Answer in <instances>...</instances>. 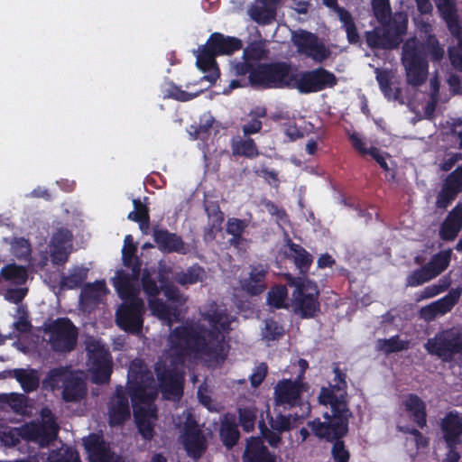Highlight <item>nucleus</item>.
<instances>
[{"mask_svg": "<svg viewBox=\"0 0 462 462\" xmlns=\"http://www.w3.org/2000/svg\"><path fill=\"white\" fill-rule=\"evenodd\" d=\"M233 319L215 303L201 313L196 324L187 323L176 328L169 336L166 355L155 367L163 396L179 401L182 395V365L186 360L203 358L218 360L223 353V332Z\"/></svg>", "mask_w": 462, "mask_h": 462, "instance_id": "f257e3e1", "label": "nucleus"}, {"mask_svg": "<svg viewBox=\"0 0 462 462\" xmlns=\"http://www.w3.org/2000/svg\"><path fill=\"white\" fill-rule=\"evenodd\" d=\"M127 387L139 432L145 439H151L157 420V410L153 401L158 393V385L141 360L131 363Z\"/></svg>", "mask_w": 462, "mask_h": 462, "instance_id": "f03ea898", "label": "nucleus"}, {"mask_svg": "<svg viewBox=\"0 0 462 462\" xmlns=\"http://www.w3.org/2000/svg\"><path fill=\"white\" fill-rule=\"evenodd\" d=\"M333 383L328 388H322L319 401L321 404L331 407L332 415L325 414V421L314 420L308 424L313 433L319 439L331 440L338 439L346 434L347 430L348 418L351 413L347 408L346 401V382L345 376L335 369Z\"/></svg>", "mask_w": 462, "mask_h": 462, "instance_id": "7ed1b4c3", "label": "nucleus"}, {"mask_svg": "<svg viewBox=\"0 0 462 462\" xmlns=\"http://www.w3.org/2000/svg\"><path fill=\"white\" fill-rule=\"evenodd\" d=\"M139 272L133 267L131 273L119 271L112 279L122 305L116 311V324L124 330L138 334L143 326V301L138 297Z\"/></svg>", "mask_w": 462, "mask_h": 462, "instance_id": "20e7f679", "label": "nucleus"}, {"mask_svg": "<svg viewBox=\"0 0 462 462\" xmlns=\"http://www.w3.org/2000/svg\"><path fill=\"white\" fill-rule=\"evenodd\" d=\"M373 10L381 26L366 33L367 44L383 49L395 48L400 42V36L405 32L407 15L396 13L392 16L390 5L373 7Z\"/></svg>", "mask_w": 462, "mask_h": 462, "instance_id": "39448f33", "label": "nucleus"}, {"mask_svg": "<svg viewBox=\"0 0 462 462\" xmlns=\"http://www.w3.org/2000/svg\"><path fill=\"white\" fill-rule=\"evenodd\" d=\"M241 48L242 42L236 38L225 37L217 32L211 34L207 44L199 46L196 51L198 68L204 72H208L200 81L207 80L210 84L214 83L219 77L215 57L217 55H229Z\"/></svg>", "mask_w": 462, "mask_h": 462, "instance_id": "423d86ee", "label": "nucleus"}, {"mask_svg": "<svg viewBox=\"0 0 462 462\" xmlns=\"http://www.w3.org/2000/svg\"><path fill=\"white\" fill-rule=\"evenodd\" d=\"M42 424L30 423L22 429H12L8 432H4L3 441L5 445L14 446L18 441V437L32 440L40 446H47L52 441L58 433V425L54 417L48 408H43L41 411Z\"/></svg>", "mask_w": 462, "mask_h": 462, "instance_id": "0eeeda50", "label": "nucleus"}, {"mask_svg": "<svg viewBox=\"0 0 462 462\" xmlns=\"http://www.w3.org/2000/svg\"><path fill=\"white\" fill-rule=\"evenodd\" d=\"M402 62L405 69L407 83L421 86L428 78V62L425 48L416 39L408 40L402 47Z\"/></svg>", "mask_w": 462, "mask_h": 462, "instance_id": "6e6552de", "label": "nucleus"}, {"mask_svg": "<svg viewBox=\"0 0 462 462\" xmlns=\"http://www.w3.org/2000/svg\"><path fill=\"white\" fill-rule=\"evenodd\" d=\"M429 354L444 362H451L462 356V327H453L438 332L424 345Z\"/></svg>", "mask_w": 462, "mask_h": 462, "instance_id": "1a4fd4ad", "label": "nucleus"}, {"mask_svg": "<svg viewBox=\"0 0 462 462\" xmlns=\"http://www.w3.org/2000/svg\"><path fill=\"white\" fill-rule=\"evenodd\" d=\"M88 356V369L96 383L108 382L112 372V360L108 349L97 338L89 337L85 341Z\"/></svg>", "mask_w": 462, "mask_h": 462, "instance_id": "9d476101", "label": "nucleus"}, {"mask_svg": "<svg viewBox=\"0 0 462 462\" xmlns=\"http://www.w3.org/2000/svg\"><path fill=\"white\" fill-rule=\"evenodd\" d=\"M43 338L52 350L70 352L77 344L78 330L69 319L60 318L46 326Z\"/></svg>", "mask_w": 462, "mask_h": 462, "instance_id": "9b49d317", "label": "nucleus"}, {"mask_svg": "<svg viewBox=\"0 0 462 462\" xmlns=\"http://www.w3.org/2000/svg\"><path fill=\"white\" fill-rule=\"evenodd\" d=\"M294 78L293 70L285 63L260 65L249 75L252 84L267 88H293Z\"/></svg>", "mask_w": 462, "mask_h": 462, "instance_id": "f8f14e48", "label": "nucleus"}, {"mask_svg": "<svg viewBox=\"0 0 462 462\" xmlns=\"http://www.w3.org/2000/svg\"><path fill=\"white\" fill-rule=\"evenodd\" d=\"M289 282L296 287L292 294L296 311L304 318L312 317L319 309L317 301L319 291L316 284L301 277L291 276H289Z\"/></svg>", "mask_w": 462, "mask_h": 462, "instance_id": "ddd939ff", "label": "nucleus"}, {"mask_svg": "<svg viewBox=\"0 0 462 462\" xmlns=\"http://www.w3.org/2000/svg\"><path fill=\"white\" fill-rule=\"evenodd\" d=\"M291 41L297 47L298 52L312 59L315 62L320 63L330 56V51L314 34L304 30L292 32Z\"/></svg>", "mask_w": 462, "mask_h": 462, "instance_id": "4468645a", "label": "nucleus"}, {"mask_svg": "<svg viewBox=\"0 0 462 462\" xmlns=\"http://www.w3.org/2000/svg\"><path fill=\"white\" fill-rule=\"evenodd\" d=\"M142 281L143 291L147 296L150 297L149 307L152 313L159 319L165 322L168 326H171L174 321L178 320V310L174 308L169 307L162 300L155 299L159 294L160 290L156 282L150 277L149 273H144L143 274Z\"/></svg>", "mask_w": 462, "mask_h": 462, "instance_id": "2eb2a0df", "label": "nucleus"}, {"mask_svg": "<svg viewBox=\"0 0 462 462\" xmlns=\"http://www.w3.org/2000/svg\"><path fill=\"white\" fill-rule=\"evenodd\" d=\"M336 81L333 73L323 68H319L299 75L295 74L293 88H296L301 93L317 92L334 86Z\"/></svg>", "mask_w": 462, "mask_h": 462, "instance_id": "dca6fc26", "label": "nucleus"}, {"mask_svg": "<svg viewBox=\"0 0 462 462\" xmlns=\"http://www.w3.org/2000/svg\"><path fill=\"white\" fill-rule=\"evenodd\" d=\"M297 417L284 416L279 414L275 417H270L268 428L263 422L259 424L263 437L273 448H276L282 442L281 434L289 431L296 427Z\"/></svg>", "mask_w": 462, "mask_h": 462, "instance_id": "f3484780", "label": "nucleus"}, {"mask_svg": "<svg viewBox=\"0 0 462 462\" xmlns=\"http://www.w3.org/2000/svg\"><path fill=\"white\" fill-rule=\"evenodd\" d=\"M461 295L459 289L451 290L445 297L422 307L419 311L420 319L426 322L449 312L457 304Z\"/></svg>", "mask_w": 462, "mask_h": 462, "instance_id": "a211bd4d", "label": "nucleus"}, {"mask_svg": "<svg viewBox=\"0 0 462 462\" xmlns=\"http://www.w3.org/2000/svg\"><path fill=\"white\" fill-rule=\"evenodd\" d=\"M186 421L183 428L182 441L188 454L199 457L206 449V439L201 430L193 421L189 413H184Z\"/></svg>", "mask_w": 462, "mask_h": 462, "instance_id": "6ab92c4d", "label": "nucleus"}, {"mask_svg": "<svg viewBox=\"0 0 462 462\" xmlns=\"http://www.w3.org/2000/svg\"><path fill=\"white\" fill-rule=\"evenodd\" d=\"M305 384L300 381L282 380L274 388V398L277 404L295 406L300 403V395Z\"/></svg>", "mask_w": 462, "mask_h": 462, "instance_id": "aec40b11", "label": "nucleus"}, {"mask_svg": "<svg viewBox=\"0 0 462 462\" xmlns=\"http://www.w3.org/2000/svg\"><path fill=\"white\" fill-rule=\"evenodd\" d=\"M90 462H121V458L111 452L108 445L98 435H90L83 439Z\"/></svg>", "mask_w": 462, "mask_h": 462, "instance_id": "412c9836", "label": "nucleus"}, {"mask_svg": "<svg viewBox=\"0 0 462 462\" xmlns=\"http://www.w3.org/2000/svg\"><path fill=\"white\" fill-rule=\"evenodd\" d=\"M71 233L64 228L53 234L51 241V255L55 264L64 263L72 249Z\"/></svg>", "mask_w": 462, "mask_h": 462, "instance_id": "4be33fe9", "label": "nucleus"}, {"mask_svg": "<svg viewBox=\"0 0 462 462\" xmlns=\"http://www.w3.org/2000/svg\"><path fill=\"white\" fill-rule=\"evenodd\" d=\"M462 190V167L455 170L446 180L436 201L437 208H446Z\"/></svg>", "mask_w": 462, "mask_h": 462, "instance_id": "5701e85b", "label": "nucleus"}, {"mask_svg": "<svg viewBox=\"0 0 462 462\" xmlns=\"http://www.w3.org/2000/svg\"><path fill=\"white\" fill-rule=\"evenodd\" d=\"M109 424L119 425L130 417V406L122 386L116 388V393L108 404Z\"/></svg>", "mask_w": 462, "mask_h": 462, "instance_id": "b1692460", "label": "nucleus"}, {"mask_svg": "<svg viewBox=\"0 0 462 462\" xmlns=\"http://www.w3.org/2000/svg\"><path fill=\"white\" fill-rule=\"evenodd\" d=\"M154 241L159 249L166 253L186 254L190 252V246L186 245L180 236L167 230H154Z\"/></svg>", "mask_w": 462, "mask_h": 462, "instance_id": "393cba45", "label": "nucleus"}, {"mask_svg": "<svg viewBox=\"0 0 462 462\" xmlns=\"http://www.w3.org/2000/svg\"><path fill=\"white\" fill-rule=\"evenodd\" d=\"M266 57V51L260 43L254 42L244 50L243 61L232 64L233 69L237 75H245L250 72L254 63Z\"/></svg>", "mask_w": 462, "mask_h": 462, "instance_id": "a878e982", "label": "nucleus"}, {"mask_svg": "<svg viewBox=\"0 0 462 462\" xmlns=\"http://www.w3.org/2000/svg\"><path fill=\"white\" fill-rule=\"evenodd\" d=\"M441 430L448 446L458 444L462 439V415L453 411L448 413L442 419Z\"/></svg>", "mask_w": 462, "mask_h": 462, "instance_id": "bb28decb", "label": "nucleus"}, {"mask_svg": "<svg viewBox=\"0 0 462 462\" xmlns=\"http://www.w3.org/2000/svg\"><path fill=\"white\" fill-rule=\"evenodd\" d=\"M244 462H274L275 457L263 445L257 437L250 438L243 456Z\"/></svg>", "mask_w": 462, "mask_h": 462, "instance_id": "cd10ccee", "label": "nucleus"}, {"mask_svg": "<svg viewBox=\"0 0 462 462\" xmlns=\"http://www.w3.org/2000/svg\"><path fill=\"white\" fill-rule=\"evenodd\" d=\"M462 228V204H457L443 221L439 236L444 240H453Z\"/></svg>", "mask_w": 462, "mask_h": 462, "instance_id": "c85d7f7f", "label": "nucleus"}, {"mask_svg": "<svg viewBox=\"0 0 462 462\" xmlns=\"http://www.w3.org/2000/svg\"><path fill=\"white\" fill-rule=\"evenodd\" d=\"M436 6L445 20L449 32L458 36L461 32V27L458 22V14L454 0H434Z\"/></svg>", "mask_w": 462, "mask_h": 462, "instance_id": "c756f323", "label": "nucleus"}, {"mask_svg": "<svg viewBox=\"0 0 462 462\" xmlns=\"http://www.w3.org/2000/svg\"><path fill=\"white\" fill-rule=\"evenodd\" d=\"M323 3L328 7L331 8L337 14L346 32L348 42L351 43L357 42L359 40V35L357 33L356 27L351 14L345 10L343 7L338 6L337 5V0H323Z\"/></svg>", "mask_w": 462, "mask_h": 462, "instance_id": "7c9ffc66", "label": "nucleus"}, {"mask_svg": "<svg viewBox=\"0 0 462 462\" xmlns=\"http://www.w3.org/2000/svg\"><path fill=\"white\" fill-rule=\"evenodd\" d=\"M266 273V269L262 265L252 267L247 277L241 280L242 289L253 295L263 292L265 289L264 278Z\"/></svg>", "mask_w": 462, "mask_h": 462, "instance_id": "2f4dec72", "label": "nucleus"}, {"mask_svg": "<svg viewBox=\"0 0 462 462\" xmlns=\"http://www.w3.org/2000/svg\"><path fill=\"white\" fill-rule=\"evenodd\" d=\"M107 289L104 281L86 284L80 293V302L86 306L96 304L106 295Z\"/></svg>", "mask_w": 462, "mask_h": 462, "instance_id": "473e14b6", "label": "nucleus"}, {"mask_svg": "<svg viewBox=\"0 0 462 462\" xmlns=\"http://www.w3.org/2000/svg\"><path fill=\"white\" fill-rule=\"evenodd\" d=\"M12 374L27 393L36 390L39 386L40 376L35 369L17 368L12 371Z\"/></svg>", "mask_w": 462, "mask_h": 462, "instance_id": "72a5a7b5", "label": "nucleus"}, {"mask_svg": "<svg viewBox=\"0 0 462 462\" xmlns=\"http://www.w3.org/2000/svg\"><path fill=\"white\" fill-rule=\"evenodd\" d=\"M284 254L293 260L300 273H304L312 262L311 255L303 247L293 243H288Z\"/></svg>", "mask_w": 462, "mask_h": 462, "instance_id": "f704fd0d", "label": "nucleus"}, {"mask_svg": "<svg viewBox=\"0 0 462 462\" xmlns=\"http://www.w3.org/2000/svg\"><path fill=\"white\" fill-rule=\"evenodd\" d=\"M259 4L249 9V15L258 23H269L274 16L275 0H259Z\"/></svg>", "mask_w": 462, "mask_h": 462, "instance_id": "c9c22d12", "label": "nucleus"}, {"mask_svg": "<svg viewBox=\"0 0 462 462\" xmlns=\"http://www.w3.org/2000/svg\"><path fill=\"white\" fill-rule=\"evenodd\" d=\"M220 437L223 443L228 447H233L239 439V431L236 419L232 415H226L221 421Z\"/></svg>", "mask_w": 462, "mask_h": 462, "instance_id": "e433bc0d", "label": "nucleus"}, {"mask_svg": "<svg viewBox=\"0 0 462 462\" xmlns=\"http://www.w3.org/2000/svg\"><path fill=\"white\" fill-rule=\"evenodd\" d=\"M85 383L81 378L71 372V376L65 383L62 394L67 402H76L85 395Z\"/></svg>", "mask_w": 462, "mask_h": 462, "instance_id": "4c0bfd02", "label": "nucleus"}, {"mask_svg": "<svg viewBox=\"0 0 462 462\" xmlns=\"http://www.w3.org/2000/svg\"><path fill=\"white\" fill-rule=\"evenodd\" d=\"M404 406L420 427L426 424L425 403L420 397L414 394L409 395L404 401Z\"/></svg>", "mask_w": 462, "mask_h": 462, "instance_id": "58836bf2", "label": "nucleus"}, {"mask_svg": "<svg viewBox=\"0 0 462 462\" xmlns=\"http://www.w3.org/2000/svg\"><path fill=\"white\" fill-rule=\"evenodd\" d=\"M175 281L182 285H192L202 282L206 279L205 270L198 264L192 265L186 271L176 273Z\"/></svg>", "mask_w": 462, "mask_h": 462, "instance_id": "ea45409f", "label": "nucleus"}, {"mask_svg": "<svg viewBox=\"0 0 462 462\" xmlns=\"http://www.w3.org/2000/svg\"><path fill=\"white\" fill-rule=\"evenodd\" d=\"M0 278L1 282L5 281L15 285H22L27 281L28 274L24 267L8 264L2 268Z\"/></svg>", "mask_w": 462, "mask_h": 462, "instance_id": "a19ab883", "label": "nucleus"}, {"mask_svg": "<svg viewBox=\"0 0 462 462\" xmlns=\"http://www.w3.org/2000/svg\"><path fill=\"white\" fill-rule=\"evenodd\" d=\"M71 376V371L64 367L54 368L50 371L48 376L43 380L42 384L45 388L51 390L65 387V383Z\"/></svg>", "mask_w": 462, "mask_h": 462, "instance_id": "79ce46f5", "label": "nucleus"}, {"mask_svg": "<svg viewBox=\"0 0 462 462\" xmlns=\"http://www.w3.org/2000/svg\"><path fill=\"white\" fill-rule=\"evenodd\" d=\"M88 272V269L85 267L73 268L67 275L61 276L60 287L69 290L79 287L87 279Z\"/></svg>", "mask_w": 462, "mask_h": 462, "instance_id": "37998d69", "label": "nucleus"}, {"mask_svg": "<svg viewBox=\"0 0 462 462\" xmlns=\"http://www.w3.org/2000/svg\"><path fill=\"white\" fill-rule=\"evenodd\" d=\"M239 420L244 430H253L257 418V408L252 402L240 405L238 408Z\"/></svg>", "mask_w": 462, "mask_h": 462, "instance_id": "c03bdc74", "label": "nucleus"}, {"mask_svg": "<svg viewBox=\"0 0 462 462\" xmlns=\"http://www.w3.org/2000/svg\"><path fill=\"white\" fill-rule=\"evenodd\" d=\"M232 151L235 155L245 156L247 158H254L259 152L254 140L242 139L240 137L234 139L232 142Z\"/></svg>", "mask_w": 462, "mask_h": 462, "instance_id": "a18cd8bd", "label": "nucleus"}, {"mask_svg": "<svg viewBox=\"0 0 462 462\" xmlns=\"http://www.w3.org/2000/svg\"><path fill=\"white\" fill-rule=\"evenodd\" d=\"M376 79L381 90L389 100H396L399 97V89L393 88L391 84L392 76L388 71L376 69Z\"/></svg>", "mask_w": 462, "mask_h": 462, "instance_id": "49530a36", "label": "nucleus"}, {"mask_svg": "<svg viewBox=\"0 0 462 462\" xmlns=\"http://www.w3.org/2000/svg\"><path fill=\"white\" fill-rule=\"evenodd\" d=\"M409 347V341L402 340L398 337H393L388 339H378L376 342V348L390 354L405 350Z\"/></svg>", "mask_w": 462, "mask_h": 462, "instance_id": "de8ad7c7", "label": "nucleus"}, {"mask_svg": "<svg viewBox=\"0 0 462 462\" xmlns=\"http://www.w3.org/2000/svg\"><path fill=\"white\" fill-rule=\"evenodd\" d=\"M247 226V222L245 220H241L237 218H230L227 221L226 225V232L233 236V238L230 239V244L234 245H238L240 242L243 241L242 234Z\"/></svg>", "mask_w": 462, "mask_h": 462, "instance_id": "09e8293b", "label": "nucleus"}, {"mask_svg": "<svg viewBox=\"0 0 462 462\" xmlns=\"http://www.w3.org/2000/svg\"><path fill=\"white\" fill-rule=\"evenodd\" d=\"M451 257V251H442L435 255L432 260L427 264L429 269L434 273V276H438L441 273L449 264Z\"/></svg>", "mask_w": 462, "mask_h": 462, "instance_id": "8fccbe9b", "label": "nucleus"}, {"mask_svg": "<svg viewBox=\"0 0 462 462\" xmlns=\"http://www.w3.org/2000/svg\"><path fill=\"white\" fill-rule=\"evenodd\" d=\"M44 462H80L77 451L72 448L51 452Z\"/></svg>", "mask_w": 462, "mask_h": 462, "instance_id": "3c124183", "label": "nucleus"}, {"mask_svg": "<svg viewBox=\"0 0 462 462\" xmlns=\"http://www.w3.org/2000/svg\"><path fill=\"white\" fill-rule=\"evenodd\" d=\"M450 285L448 278H443L438 283L425 287L419 294L418 300L433 298L445 291Z\"/></svg>", "mask_w": 462, "mask_h": 462, "instance_id": "603ef678", "label": "nucleus"}, {"mask_svg": "<svg viewBox=\"0 0 462 462\" xmlns=\"http://www.w3.org/2000/svg\"><path fill=\"white\" fill-rule=\"evenodd\" d=\"M435 278L434 273L429 269L427 265L414 271L407 280L410 286H419L426 282Z\"/></svg>", "mask_w": 462, "mask_h": 462, "instance_id": "864d4df0", "label": "nucleus"}, {"mask_svg": "<svg viewBox=\"0 0 462 462\" xmlns=\"http://www.w3.org/2000/svg\"><path fill=\"white\" fill-rule=\"evenodd\" d=\"M16 321L14 323V328L20 332H27L31 328V323L28 320V310L25 305H19L16 308L15 314L14 315Z\"/></svg>", "mask_w": 462, "mask_h": 462, "instance_id": "5fc2aeb1", "label": "nucleus"}, {"mask_svg": "<svg viewBox=\"0 0 462 462\" xmlns=\"http://www.w3.org/2000/svg\"><path fill=\"white\" fill-rule=\"evenodd\" d=\"M284 329L276 321L267 319L262 330L263 338L266 341L276 340L282 336Z\"/></svg>", "mask_w": 462, "mask_h": 462, "instance_id": "6e6d98bb", "label": "nucleus"}, {"mask_svg": "<svg viewBox=\"0 0 462 462\" xmlns=\"http://www.w3.org/2000/svg\"><path fill=\"white\" fill-rule=\"evenodd\" d=\"M287 297V289L285 286H277L273 288L268 294L269 305L277 309L285 306L284 301Z\"/></svg>", "mask_w": 462, "mask_h": 462, "instance_id": "4d7b16f0", "label": "nucleus"}, {"mask_svg": "<svg viewBox=\"0 0 462 462\" xmlns=\"http://www.w3.org/2000/svg\"><path fill=\"white\" fill-rule=\"evenodd\" d=\"M12 253L19 259H26L31 254V246L23 238H14L11 243Z\"/></svg>", "mask_w": 462, "mask_h": 462, "instance_id": "13d9d810", "label": "nucleus"}, {"mask_svg": "<svg viewBox=\"0 0 462 462\" xmlns=\"http://www.w3.org/2000/svg\"><path fill=\"white\" fill-rule=\"evenodd\" d=\"M205 210L208 213V218L212 220V229L211 232H213L214 229H219L220 225L223 221V214L219 210L218 206L215 204H205Z\"/></svg>", "mask_w": 462, "mask_h": 462, "instance_id": "bf43d9fd", "label": "nucleus"}, {"mask_svg": "<svg viewBox=\"0 0 462 462\" xmlns=\"http://www.w3.org/2000/svg\"><path fill=\"white\" fill-rule=\"evenodd\" d=\"M28 289L26 287L7 288L4 296L9 302L19 304L26 296Z\"/></svg>", "mask_w": 462, "mask_h": 462, "instance_id": "052dcab7", "label": "nucleus"}, {"mask_svg": "<svg viewBox=\"0 0 462 462\" xmlns=\"http://www.w3.org/2000/svg\"><path fill=\"white\" fill-rule=\"evenodd\" d=\"M162 291L166 298L173 302H176L180 305L186 302V298L183 296L179 289L171 284H166L162 286Z\"/></svg>", "mask_w": 462, "mask_h": 462, "instance_id": "680f3d73", "label": "nucleus"}, {"mask_svg": "<svg viewBox=\"0 0 462 462\" xmlns=\"http://www.w3.org/2000/svg\"><path fill=\"white\" fill-rule=\"evenodd\" d=\"M448 52L452 65L462 71V38L459 40L457 46L449 49Z\"/></svg>", "mask_w": 462, "mask_h": 462, "instance_id": "e2e57ef3", "label": "nucleus"}, {"mask_svg": "<svg viewBox=\"0 0 462 462\" xmlns=\"http://www.w3.org/2000/svg\"><path fill=\"white\" fill-rule=\"evenodd\" d=\"M332 455L337 462H347L349 459L348 451L341 441L335 442L332 448Z\"/></svg>", "mask_w": 462, "mask_h": 462, "instance_id": "0e129e2a", "label": "nucleus"}, {"mask_svg": "<svg viewBox=\"0 0 462 462\" xmlns=\"http://www.w3.org/2000/svg\"><path fill=\"white\" fill-rule=\"evenodd\" d=\"M202 90L197 91L196 93H188L179 88H172L170 91V97L179 101H189L196 97Z\"/></svg>", "mask_w": 462, "mask_h": 462, "instance_id": "69168bd1", "label": "nucleus"}, {"mask_svg": "<svg viewBox=\"0 0 462 462\" xmlns=\"http://www.w3.org/2000/svg\"><path fill=\"white\" fill-rule=\"evenodd\" d=\"M263 207L269 214L276 217V220L279 225H281L282 223L284 222L285 212L282 209L279 208L276 205H274L271 201H265L263 203Z\"/></svg>", "mask_w": 462, "mask_h": 462, "instance_id": "338daca9", "label": "nucleus"}, {"mask_svg": "<svg viewBox=\"0 0 462 462\" xmlns=\"http://www.w3.org/2000/svg\"><path fill=\"white\" fill-rule=\"evenodd\" d=\"M267 374V366L264 364H261L257 366L254 372L252 374L250 380L254 387H257L263 381Z\"/></svg>", "mask_w": 462, "mask_h": 462, "instance_id": "774afa93", "label": "nucleus"}]
</instances>
